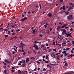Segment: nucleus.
I'll return each instance as SVG.
<instances>
[{"label":"nucleus","instance_id":"6ab92c4d","mask_svg":"<svg viewBox=\"0 0 74 74\" xmlns=\"http://www.w3.org/2000/svg\"><path fill=\"white\" fill-rule=\"evenodd\" d=\"M18 73H19V74H22V72H21V71L20 70H18Z\"/></svg>","mask_w":74,"mask_h":74},{"label":"nucleus","instance_id":"680f3d73","mask_svg":"<svg viewBox=\"0 0 74 74\" xmlns=\"http://www.w3.org/2000/svg\"><path fill=\"white\" fill-rule=\"evenodd\" d=\"M50 66V65H47V67H49Z\"/></svg>","mask_w":74,"mask_h":74},{"label":"nucleus","instance_id":"dca6fc26","mask_svg":"<svg viewBox=\"0 0 74 74\" xmlns=\"http://www.w3.org/2000/svg\"><path fill=\"white\" fill-rule=\"evenodd\" d=\"M62 7L63 8V10H66V6L64 5H63Z\"/></svg>","mask_w":74,"mask_h":74},{"label":"nucleus","instance_id":"473e14b6","mask_svg":"<svg viewBox=\"0 0 74 74\" xmlns=\"http://www.w3.org/2000/svg\"><path fill=\"white\" fill-rule=\"evenodd\" d=\"M36 63H37L38 64H40V62H39L38 61H36Z\"/></svg>","mask_w":74,"mask_h":74},{"label":"nucleus","instance_id":"f704fd0d","mask_svg":"<svg viewBox=\"0 0 74 74\" xmlns=\"http://www.w3.org/2000/svg\"><path fill=\"white\" fill-rule=\"evenodd\" d=\"M44 26L45 27V29H46V28H47V26L46 25H44Z\"/></svg>","mask_w":74,"mask_h":74},{"label":"nucleus","instance_id":"8fccbe9b","mask_svg":"<svg viewBox=\"0 0 74 74\" xmlns=\"http://www.w3.org/2000/svg\"><path fill=\"white\" fill-rule=\"evenodd\" d=\"M53 45H55V41H53Z\"/></svg>","mask_w":74,"mask_h":74},{"label":"nucleus","instance_id":"f257e3e1","mask_svg":"<svg viewBox=\"0 0 74 74\" xmlns=\"http://www.w3.org/2000/svg\"><path fill=\"white\" fill-rule=\"evenodd\" d=\"M61 30L63 31V32H62V34L63 35H64V34L66 33V31L65 29H62Z\"/></svg>","mask_w":74,"mask_h":74},{"label":"nucleus","instance_id":"a19ab883","mask_svg":"<svg viewBox=\"0 0 74 74\" xmlns=\"http://www.w3.org/2000/svg\"><path fill=\"white\" fill-rule=\"evenodd\" d=\"M31 59H34L35 58L34 57H32L30 58Z\"/></svg>","mask_w":74,"mask_h":74},{"label":"nucleus","instance_id":"052dcab7","mask_svg":"<svg viewBox=\"0 0 74 74\" xmlns=\"http://www.w3.org/2000/svg\"><path fill=\"white\" fill-rule=\"evenodd\" d=\"M34 71H36V70H37V69H36V68H35V69L34 70Z\"/></svg>","mask_w":74,"mask_h":74},{"label":"nucleus","instance_id":"338daca9","mask_svg":"<svg viewBox=\"0 0 74 74\" xmlns=\"http://www.w3.org/2000/svg\"><path fill=\"white\" fill-rule=\"evenodd\" d=\"M12 54H13V55L15 54V51H13Z\"/></svg>","mask_w":74,"mask_h":74},{"label":"nucleus","instance_id":"774afa93","mask_svg":"<svg viewBox=\"0 0 74 74\" xmlns=\"http://www.w3.org/2000/svg\"><path fill=\"white\" fill-rule=\"evenodd\" d=\"M48 61H45V62L46 63H48Z\"/></svg>","mask_w":74,"mask_h":74},{"label":"nucleus","instance_id":"37998d69","mask_svg":"<svg viewBox=\"0 0 74 74\" xmlns=\"http://www.w3.org/2000/svg\"><path fill=\"white\" fill-rule=\"evenodd\" d=\"M71 49L70 48H66V50L67 51L68 50H69V49Z\"/></svg>","mask_w":74,"mask_h":74},{"label":"nucleus","instance_id":"49530a36","mask_svg":"<svg viewBox=\"0 0 74 74\" xmlns=\"http://www.w3.org/2000/svg\"><path fill=\"white\" fill-rule=\"evenodd\" d=\"M71 53H74V51H73V50H72L71 51Z\"/></svg>","mask_w":74,"mask_h":74},{"label":"nucleus","instance_id":"412c9836","mask_svg":"<svg viewBox=\"0 0 74 74\" xmlns=\"http://www.w3.org/2000/svg\"><path fill=\"white\" fill-rule=\"evenodd\" d=\"M22 66L23 67H25V66H26V64L25 63H24V64H22Z\"/></svg>","mask_w":74,"mask_h":74},{"label":"nucleus","instance_id":"cd10ccee","mask_svg":"<svg viewBox=\"0 0 74 74\" xmlns=\"http://www.w3.org/2000/svg\"><path fill=\"white\" fill-rule=\"evenodd\" d=\"M36 32V31L35 30V29H34L33 31V32L34 34H35V32Z\"/></svg>","mask_w":74,"mask_h":74},{"label":"nucleus","instance_id":"13d9d810","mask_svg":"<svg viewBox=\"0 0 74 74\" xmlns=\"http://www.w3.org/2000/svg\"><path fill=\"white\" fill-rule=\"evenodd\" d=\"M10 33H11V32H10V31H9L8 32V34H10Z\"/></svg>","mask_w":74,"mask_h":74},{"label":"nucleus","instance_id":"2f4dec72","mask_svg":"<svg viewBox=\"0 0 74 74\" xmlns=\"http://www.w3.org/2000/svg\"><path fill=\"white\" fill-rule=\"evenodd\" d=\"M22 62L23 63H26V60H22Z\"/></svg>","mask_w":74,"mask_h":74},{"label":"nucleus","instance_id":"0eeeda50","mask_svg":"<svg viewBox=\"0 0 74 74\" xmlns=\"http://www.w3.org/2000/svg\"><path fill=\"white\" fill-rule=\"evenodd\" d=\"M51 56L52 57V58H55V54L53 53H52L51 54Z\"/></svg>","mask_w":74,"mask_h":74},{"label":"nucleus","instance_id":"6e6d98bb","mask_svg":"<svg viewBox=\"0 0 74 74\" xmlns=\"http://www.w3.org/2000/svg\"><path fill=\"white\" fill-rule=\"evenodd\" d=\"M3 64H4L6 66L7 65V64H6V63H5L4 62H3Z\"/></svg>","mask_w":74,"mask_h":74},{"label":"nucleus","instance_id":"c85d7f7f","mask_svg":"<svg viewBox=\"0 0 74 74\" xmlns=\"http://www.w3.org/2000/svg\"><path fill=\"white\" fill-rule=\"evenodd\" d=\"M22 73H27V71H22Z\"/></svg>","mask_w":74,"mask_h":74},{"label":"nucleus","instance_id":"20e7f679","mask_svg":"<svg viewBox=\"0 0 74 74\" xmlns=\"http://www.w3.org/2000/svg\"><path fill=\"white\" fill-rule=\"evenodd\" d=\"M36 43H38V44H38V46H40L41 45V42H38L37 41V40L35 41L34 42V43H36Z\"/></svg>","mask_w":74,"mask_h":74},{"label":"nucleus","instance_id":"a878e982","mask_svg":"<svg viewBox=\"0 0 74 74\" xmlns=\"http://www.w3.org/2000/svg\"><path fill=\"white\" fill-rule=\"evenodd\" d=\"M57 60H60V59H59V58H58V56H57Z\"/></svg>","mask_w":74,"mask_h":74},{"label":"nucleus","instance_id":"e433bc0d","mask_svg":"<svg viewBox=\"0 0 74 74\" xmlns=\"http://www.w3.org/2000/svg\"><path fill=\"white\" fill-rule=\"evenodd\" d=\"M16 34V33H15V32H13L12 34V35L14 36V35H15V34Z\"/></svg>","mask_w":74,"mask_h":74},{"label":"nucleus","instance_id":"3c124183","mask_svg":"<svg viewBox=\"0 0 74 74\" xmlns=\"http://www.w3.org/2000/svg\"><path fill=\"white\" fill-rule=\"evenodd\" d=\"M19 63H20L21 64V63H23V62H22V61H20Z\"/></svg>","mask_w":74,"mask_h":74},{"label":"nucleus","instance_id":"58836bf2","mask_svg":"<svg viewBox=\"0 0 74 74\" xmlns=\"http://www.w3.org/2000/svg\"><path fill=\"white\" fill-rule=\"evenodd\" d=\"M53 51H55V52H56V49H53Z\"/></svg>","mask_w":74,"mask_h":74},{"label":"nucleus","instance_id":"c9c22d12","mask_svg":"<svg viewBox=\"0 0 74 74\" xmlns=\"http://www.w3.org/2000/svg\"><path fill=\"white\" fill-rule=\"evenodd\" d=\"M4 37H8V35H5Z\"/></svg>","mask_w":74,"mask_h":74},{"label":"nucleus","instance_id":"79ce46f5","mask_svg":"<svg viewBox=\"0 0 74 74\" xmlns=\"http://www.w3.org/2000/svg\"><path fill=\"white\" fill-rule=\"evenodd\" d=\"M67 55H68L67 53H64V56H67Z\"/></svg>","mask_w":74,"mask_h":74},{"label":"nucleus","instance_id":"2eb2a0df","mask_svg":"<svg viewBox=\"0 0 74 74\" xmlns=\"http://www.w3.org/2000/svg\"><path fill=\"white\" fill-rule=\"evenodd\" d=\"M43 50H45V51L46 52H47V49L46 48V47H45L43 48Z\"/></svg>","mask_w":74,"mask_h":74},{"label":"nucleus","instance_id":"4be33fe9","mask_svg":"<svg viewBox=\"0 0 74 74\" xmlns=\"http://www.w3.org/2000/svg\"><path fill=\"white\" fill-rule=\"evenodd\" d=\"M11 71L12 73H14V72H15V70H11Z\"/></svg>","mask_w":74,"mask_h":74},{"label":"nucleus","instance_id":"4c0bfd02","mask_svg":"<svg viewBox=\"0 0 74 74\" xmlns=\"http://www.w3.org/2000/svg\"><path fill=\"white\" fill-rule=\"evenodd\" d=\"M66 44V42H63L62 43V45H64V44Z\"/></svg>","mask_w":74,"mask_h":74},{"label":"nucleus","instance_id":"bf43d9fd","mask_svg":"<svg viewBox=\"0 0 74 74\" xmlns=\"http://www.w3.org/2000/svg\"><path fill=\"white\" fill-rule=\"evenodd\" d=\"M56 45H59V44L57 43V42H56Z\"/></svg>","mask_w":74,"mask_h":74},{"label":"nucleus","instance_id":"9d476101","mask_svg":"<svg viewBox=\"0 0 74 74\" xmlns=\"http://www.w3.org/2000/svg\"><path fill=\"white\" fill-rule=\"evenodd\" d=\"M20 45H21V47H22V46H25V45L22 42H21V43H20Z\"/></svg>","mask_w":74,"mask_h":74},{"label":"nucleus","instance_id":"5701e85b","mask_svg":"<svg viewBox=\"0 0 74 74\" xmlns=\"http://www.w3.org/2000/svg\"><path fill=\"white\" fill-rule=\"evenodd\" d=\"M48 15L49 17H51L52 16V14L50 13L48 14Z\"/></svg>","mask_w":74,"mask_h":74},{"label":"nucleus","instance_id":"6e6552de","mask_svg":"<svg viewBox=\"0 0 74 74\" xmlns=\"http://www.w3.org/2000/svg\"><path fill=\"white\" fill-rule=\"evenodd\" d=\"M36 50H38V46L37 45H35V47Z\"/></svg>","mask_w":74,"mask_h":74},{"label":"nucleus","instance_id":"a18cd8bd","mask_svg":"<svg viewBox=\"0 0 74 74\" xmlns=\"http://www.w3.org/2000/svg\"><path fill=\"white\" fill-rule=\"evenodd\" d=\"M63 0H61L60 1V3H62V2H63Z\"/></svg>","mask_w":74,"mask_h":74},{"label":"nucleus","instance_id":"0e129e2a","mask_svg":"<svg viewBox=\"0 0 74 74\" xmlns=\"http://www.w3.org/2000/svg\"><path fill=\"white\" fill-rule=\"evenodd\" d=\"M70 56H71V57H73V54H71V55H70Z\"/></svg>","mask_w":74,"mask_h":74},{"label":"nucleus","instance_id":"f3484780","mask_svg":"<svg viewBox=\"0 0 74 74\" xmlns=\"http://www.w3.org/2000/svg\"><path fill=\"white\" fill-rule=\"evenodd\" d=\"M66 25L64 24L63 26L62 27V28H64L65 27H66Z\"/></svg>","mask_w":74,"mask_h":74},{"label":"nucleus","instance_id":"f03ea898","mask_svg":"<svg viewBox=\"0 0 74 74\" xmlns=\"http://www.w3.org/2000/svg\"><path fill=\"white\" fill-rule=\"evenodd\" d=\"M67 18L68 20L69 21H70V20H71V19L72 18V15H70L69 16H67Z\"/></svg>","mask_w":74,"mask_h":74},{"label":"nucleus","instance_id":"7ed1b4c3","mask_svg":"<svg viewBox=\"0 0 74 74\" xmlns=\"http://www.w3.org/2000/svg\"><path fill=\"white\" fill-rule=\"evenodd\" d=\"M50 64L51 66H55V65H56V62L54 61L51 62V63Z\"/></svg>","mask_w":74,"mask_h":74},{"label":"nucleus","instance_id":"4468645a","mask_svg":"<svg viewBox=\"0 0 74 74\" xmlns=\"http://www.w3.org/2000/svg\"><path fill=\"white\" fill-rule=\"evenodd\" d=\"M63 38V36H61L60 37V40H62Z\"/></svg>","mask_w":74,"mask_h":74},{"label":"nucleus","instance_id":"5fc2aeb1","mask_svg":"<svg viewBox=\"0 0 74 74\" xmlns=\"http://www.w3.org/2000/svg\"><path fill=\"white\" fill-rule=\"evenodd\" d=\"M23 55H25V54H26V52H25L24 53H23Z\"/></svg>","mask_w":74,"mask_h":74},{"label":"nucleus","instance_id":"9b49d317","mask_svg":"<svg viewBox=\"0 0 74 74\" xmlns=\"http://www.w3.org/2000/svg\"><path fill=\"white\" fill-rule=\"evenodd\" d=\"M12 26V27L13 28V29H14V28H15V24H14V25H10V26Z\"/></svg>","mask_w":74,"mask_h":74},{"label":"nucleus","instance_id":"f8f14e48","mask_svg":"<svg viewBox=\"0 0 74 74\" xmlns=\"http://www.w3.org/2000/svg\"><path fill=\"white\" fill-rule=\"evenodd\" d=\"M26 60V63H28V62H29V58H27Z\"/></svg>","mask_w":74,"mask_h":74},{"label":"nucleus","instance_id":"de8ad7c7","mask_svg":"<svg viewBox=\"0 0 74 74\" xmlns=\"http://www.w3.org/2000/svg\"><path fill=\"white\" fill-rule=\"evenodd\" d=\"M45 45H46V46H47V47H48V46L49 45L48 44L46 43L45 44Z\"/></svg>","mask_w":74,"mask_h":74},{"label":"nucleus","instance_id":"1a4fd4ad","mask_svg":"<svg viewBox=\"0 0 74 74\" xmlns=\"http://www.w3.org/2000/svg\"><path fill=\"white\" fill-rule=\"evenodd\" d=\"M70 5H71L72 7H74V4H73L72 3H69Z\"/></svg>","mask_w":74,"mask_h":74},{"label":"nucleus","instance_id":"393cba45","mask_svg":"<svg viewBox=\"0 0 74 74\" xmlns=\"http://www.w3.org/2000/svg\"><path fill=\"white\" fill-rule=\"evenodd\" d=\"M68 66V64H67V63H66L64 64V66Z\"/></svg>","mask_w":74,"mask_h":74},{"label":"nucleus","instance_id":"39448f33","mask_svg":"<svg viewBox=\"0 0 74 74\" xmlns=\"http://www.w3.org/2000/svg\"><path fill=\"white\" fill-rule=\"evenodd\" d=\"M27 19V17H25L24 19H21V21L22 22H23V21H25Z\"/></svg>","mask_w":74,"mask_h":74},{"label":"nucleus","instance_id":"e2e57ef3","mask_svg":"<svg viewBox=\"0 0 74 74\" xmlns=\"http://www.w3.org/2000/svg\"><path fill=\"white\" fill-rule=\"evenodd\" d=\"M69 34H67L66 35L67 37H69Z\"/></svg>","mask_w":74,"mask_h":74},{"label":"nucleus","instance_id":"72a5a7b5","mask_svg":"<svg viewBox=\"0 0 74 74\" xmlns=\"http://www.w3.org/2000/svg\"><path fill=\"white\" fill-rule=\"evenodd\" d=\"M3 30L4 31H6V32H7L8 31V29H3Z\"/></svg>","mask_w":74,"mask_h":74},{"label":"nucleus","instance_id":"4d7b16f0","mask_svg":"<svg viewBox=\"0 0 74 74\" xmlns=\"http://www.w3.org/2000/svg\"><path fill=\"white\" fill-rule=\"evenodd\" d=\"M72 44L73 46L74 47V41H72Z\"/></svg>","mask_w":74,"mask_h":74},{"label":"nucleus","instance_id":"c756f323","mask_svg":"<svg viewBox=\"0 0 74 74\" xmlns=\"http://www.w3.org/2000/svg\"><path fill=\"white\" fill-rule=\"evenodd\" d=\"M33 52H34V53H35L36 54H37V51L36 50L34 51Z\"/></svg>","mask_w":74,"mask_h":74},{"label":"nucleus","instance_id":"ddd939ff","mask_svg":"<svg viewBox=\"0 0 74 74\" xmlns=\"http://www.w3.org/2000/svg\"><path fill=\"white\" fill-rule=\"evenodd\" d=\"M60 27H61L60 26H57V30H59V29H60Z\"/></svg>","mask_w":74,"mask_h":74},{"label":"nucleus","instance_id":"b1692460","mask_svg":"<svg viewBox=\"0 0 74 74\" xmlns=\"http://www.w3.org/2000/svg\"><path fill=\"white\" fill-rule=\"evenodd\" d=\"M48 56H49V55H47L46 56V59H48Z\"/></svg>","mask_w":74,"mask_h":74},{"label":"nucleus","instance_id":"423d86ee","mask_svg":"<svg viewBox=\"0 0 74 74\" xmlns=\"http://www.w3.org/2000/svg\"><path fill=\"white\" fill-rule=\"evenodd\" d=\"M5 62H6V63H11V62L10 61H8V60H5Z\"/></svg>","mask_w":74,"mask_h":74},{"label":"nucleus","instance_id":"bb28decb","mask_svg":"<svg viewBox=\"0 0 74 74\" xmlns=\"http://www.w3.org/2000/svg\"><path fill=\"white\" fill-rule=\"evenodd\" d=\"M9 26H10V23H8V25L6 27V28H8V27Z\"/></svg>","mask_w":74,"mask_h":74},{"label":"nucleus","instance_id":"c03bdc74","mask_svg":"<svg viewBox=\"0 0 74 74\" xmlns=\"http://www.w3.org/2000/svg\"><path fill=\"white\" fill-rule=\"evenodd\" d=\"M15 69V67H12V70H14Z\"/></svg>","mask_w":74,"mask_h":74},{"label":"nucleus","instance_id":"864d4df0","mask_svg":"<svg viewBox=\"0 0 74 74\" xmlns=\"http://www.w3.org/2000/svg\"><path fill=\"white\" fill-rule=\"evenodd\" d=\"M51 49H49V50H48V52H51Z\"/></svg>","mask_w":74,"mask_h":74},{"label":"nucleus","instance_id":"a211bd4d","mask_svg":"<svg viewBox=\"0 0 74 74\" xmlns=\"http://www.w3.org/2000/svg\"><path fill=\"white\" fill-rule=\"evenodd\" d=\"M4 73H5V74H7V70H4Z\"/></svg>","mask_w":74,"mask_h":74},{"label":"nucleus","instance_id":"7c9ffc66","mask_svg":"<svg viewBox=\"0 0 74 74\" xmlns=\"http://www.w3.org/2000/svg\"><path fill=\"white\" fill-rule=\"evenodd\" d=\"M39 36L40 37H42V36H43V35H42V34H40L39 35Z\"/></svg>","mask_w":74,"mask_h":74},{"label":"nucleus","instance_id":"603ef678","mask_svg":"<svg viewBox=\"0 0 74 74\" xmlns=\"http://www.w3.org/2000/svg\"><path fill=\"white\" fill-rule=\"evenodd\" d=\"M43 71H46V69H45V68H44L43 69Z\"/></svg>","mask_w":74,"mask_h":74},{"label":"nucleus","instance_id":"aec40b11","mask_svg":"<svg viewBox=\"0 0 74 74\" xmlns=\"http://www.w3.org/2000/svg\"><path fill=\"white\" fill-rule=\"evenodd\" d=\"M69 14V12L67 11V12H65V14L66 15H68Z\"/></svg>","mask_w":74,"mask_h":74},{"label":"nucleus","instance_id":"ea45409f","mask_svg":"<svg viewBox=\"0 0 74 74\" xmlns=\"http://www.w3.org/2000/svg\"><path fill=\"white\" fill-rule=\"evenodd\" d=\"M45 47V45H43L42 46L41 48H42V47Z\"/></svg>","mask_w":74,"mask_h":74},{"label":"nucleus","instance_id":"69168bd1","mask_svg":"<svg viewBox=\"0 0 74 74\" xmlns=\"http://www.w3.org/2000/svg\"><path fill=\"white\" fill-rule=\"evenodd\" d=\"M63 54H62V55H61L60 56V57L61 58H62V57H63Z\"/></svg>","mask_w":74,"mask_h":74},{"label":"nucleus","instance_id":"09e8293b","mask_svg":"<svg viewBox=\"0 0 74 74\" xmlns=\"http://www.w3.org/2000/svg\"><path fill=\"white\" fill-rule=\"evenodd\" d=\"M19 31H20V29H17L16 30V32H19Z\"/></svg>","mask_w":74,"mask_h":74}]
</instances>
